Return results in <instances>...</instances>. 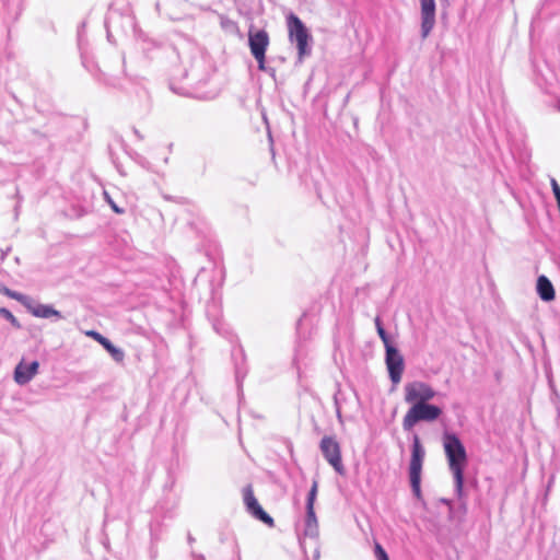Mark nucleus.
I'll list each match as a JSON object with an SVG mask.
<instances>
[{
    "mask_svg": "<svg viewBox=\"0 0 560 560\" xmlns=\"http://www.w3.org/2000/svg\"><path fill=\"white\" fill-rule=\"evenodd\" d=\"M374 555L377 560H389L387 552L378 542H375Z\"/></svg>",
    "mask_w": 560,
    "mask_h": 560,
    "instance_id": "21",
    "label": "nucleus"
},
{
    "mask_svg": "<svg viewBox=\"0 0 560 560\" xmlns=\"http://www.w3.org/2000/svg\"><path fill=\"white\" fill-rule=\"evenodd\" d=\"M103 347L107 350V352L110 354V357L113 358V360L115 362L121 363L124 361V359H125L124 350L114 346L109 339L106 342H104Z\"/></svg>",
    "mask_w": 560,
    "mask_h": 560,
    "instance_id": "15",
    "label": "nucleus"
},
{
    "mask_svg": "<svg viewBox=\"0 0 560 560\" xmlns=\"http://www.w3.org/2000/svg\"><path fill=\"white\" fill-rule=\"evenodd\" d=\"M192 557L195 558V560H205V557L202 555H196L195 552H192Z\"/></svg>",
    "mask_w": 560,
    "mask_h": 560,
    "instance_id": "24",
    "label": "nucleus"
},
{
    "mask_svg": "<svg viewBox=\"0 0 560 560\" xmlns=\"http://www.w3.org/2000/svg\"><path fill=\"white\" fill-rule=\"evenodd\" d=\"M244 502L247 506V510L253 514L254 511L257 510V506H260L258 501L256 500L252 488L248 486L244 490Z\"/></svg>",
    "mask_w": 560,
    "mask_h": 560,
    "instance_id": "16",
    "label": "nucleus"
},
{
    "mask_svg": "<svg viewBox=\"0 0 560 560\" xmlns=\"http://www.w3.org/2000/svg\"><path fill=\"white\" fill-rule=\"evenodd\" d=\"M133 132H135V135H136L139 139H142V136L140 135V132H139L137 129H133Z\"/></svg>",
    "mask_w": 560,
    "mask_h": 560,
    "instance_id": "26",
    "label": "nucleus"
},
{
    "mask_svg": "<svg viewBox=\"0 0 560 560\" xmlns=\"http://www.w3.org/2000/svg\"><path fill=\"white\" fill-rule=\"evenodd\" d=\"M0 291L10 299L20 302L24 307H26V305L31 303V296L13 291L7 287H3Z\"/></svg>",
    "mask_w": 560,
    "mask_h": 560,
    "instance_id": "14",
    "label": "nucleus"
},
{
    "mask_svg": "<svg viewBox=\"0 0 560 560\" xmlns=\"http://www.w3.org/2000/svg\"><path fill=\"white\" fill-rule=\"evenodd\" d=\"M443 446L454 477L455 491L460 497L464 487V468L467 463L466 450L454 433H445Z\"/></svg>",
    "mask_w": 560,
    "mask_h": 560,
    "instance_id": "1",
    "label": "nucleus"
},
{
    "mask_svg": "<svg viewBox=\"0 0 560 560\" xmlns=\"http://www.w3.org/2000/svg\"><path fill=\"white\" fill-rule=\"evenodd\" d=\"M33 316L38 318H51L56 319L65 318L62 314L55 310L49 304L37 303L33 298H31V303H28L25 307Z\"/></svg>",
    "mask_w": 560,
    "mask_h": 560,
    "instance_id": "11",
    "label": "nucleus"
},
{
    "mask_svg": "<svg viewBox=\"0 0 560 560\" xmlns=\"http://www.w3.org/2000/svg\"><path fill=\"white\" fill-rule=\"evenodd\" d=\"M248 44H249L250 52L258 63V69L267 72L271 77H275L276 70L273 68L266 67V63H265V54H266V49L269 45L268 33L264 30H260L257 32L249 31Z\"/></svg>",
    "mask_w": 560,
    "mask_h": 560,
    "instance_id": "4",
    "label": "nucleus"
},
{
    "mask_svg": "<svg viewBox=\"0 0 560 560\" xmlns=\"http://www.w3.org/2000/svg\"><path fill=\"white\" fill-rule=\"evenodd\" d=\"M304 534L312 538L318 535V523L313 506H306Z\"/></svg>",
    "mask_w": 560,
    "mask_h": 560,
    "instance_id": "13",
    "label": "nucleus"
},
{
    "mask_svg": "<svg viewBox=\"0 0 560 560\" xmlns=\"http://www.w3.org/2000/svg\"><path fill=\"white\" fill-rule=\"evenodd\" d=\"M319 448L325 459L338 474L342 475L345 472V467L341 460L339 443L331 436H324L320 441Z\"/></svg>",
    "mask_w": 560,
    "mask_h": 560,
    "instance_id": "7",
    "label": "nucleus"
},
{
    "mask_svg": "<svg viewBox=\"0 0 560 560\" xmlns=\"http://www.w3.org/2000/svg\"><path fill=\"white\" fill-rule=\"evenodd\" d=\"M104 196H105V199L106 201L110 205L112 209L116 212V213H124V210L121 208H119L113 200L112 198L109 197V195L107 192H104Z\"/></svg>",
    "mask_w": 560,
    "mask_h": 560,
    "instance_id": "23",
    "label": "nucleus"
},
{
    "mask_svg": "<svg viewBox=\"0 0 560 560\" xmlns=\"http://www.w3.org/2000/svg\"><path fill=\"white\" fill-rule=\"evenodd\" d=\"M0 315L2 317H4L7 320H9L12 326H14L15 328H21V324L20 322L18 320V318L11 313V311H9L8 308L5 307H1L0 308Z\"/></svg>",
    "mask_w": 560,
    "mask_h": 560,
    "instance_id": "19",
    "label": "nucleus"
},
{
    "mask_svg": "<svg viewBox=\"0 0 560 560\" xmlns=\"http://www.w3.org/2000/svg\"><path fill=\"white\" fill-rule=\"evenodd\" d=\"M424 454L425 452L420 443L418 435H415L409 465V477L412 492L417 498H420L421 495L420 482Z\"/></svg>",
    "mask_w": 560,
    "mask_h": 560,
    "instance_id": "5",
    "label": "nucleus"
},
{
    "mask_svg": "<svg viewBox=\"0 0 560 560\" xmlns=\"http://www.w3.org/2000/svg\"><path fill=\"white\" fill-rule=\"evenodd\" d=\"M537 293L539 298L546 302L555 299L553 285L546 276H539L537 279Z\"/></svg>",
    "mask_w": 560,
    "mask_h": 560,
    "instance_id": "12",
    "label": "nucleus"
},
{
    "mask_svg": "<svg viewBox=\"0 0 560 560\" xmlns=\"http://www.w3.org/2000/svg\"><path fill=\"white\" fill-rule=\"evenodd\" d=\"M442 409L439 406L429 402L415 404L406 412L402 419V428L406 431L411 430L418 422H432L440 418Z\"/></svg>",
    "mask_w": 560,
    "mask_h": 560,
    "instance_id": "2",
    "label": "nucleus"
},
{
    "mask_svg": "<svg viewBox=\"0 0 560 560\" xmlns=\"http://www.w3.org/2000/svg\"><path fill=\"white\" fill-rule=\"evenodd\" d=\"M38 368L39 363L37 361H33L27 364L22 360L14 369L15 383L19 385H26L37 374Z\"/></svg>",
    "mask_w": 560,
    "mask_h": 560,
    "instance_id": "10",
    "label": "nucleus"
},
{
    "mask_svg": "<svg viewBox=\"0 0 560 560\" xmlns=\"http://www.w3.org/2000/svg\"><path fill=\"white\" fill-rule=\"evenodd\" d=\"M288 28L290 40L296 43L298 61L302 62L304 57L311 54V48L308 47L311 35L303 22L293 13L288 16Z\"/></svg>",
    "mask_w": 560,
    "mask_h": 560,
    "instance_id": "3",
    "label": "nucleus"
},
{
    "mask_svg": "<svg viewBox=\"0 0 560 560\" xmlns=\"http://www.w3.org/2000/svg\"><path fill=\"white\" fill-rule=\"evenodd\" d=\"M558 110L560 112V102L558 103V106H557Z\"/></svg>",
    "mask_w": 560,
    "mask_h": 560,
    "instance_id": "27",
    "label": "nucleus"
},
{
    "mask_svg": "<svg viewBox=\"0 0 560 560\" xmlns=\"http://www.w3.org/2000/svg\"><path fill=\"white\" fill-rule=\"evenodd\" d=\"M317 495V481H314L307 494L306 506H313Z\"/></svg>",
    "mask_w": 560,
    "mask_h": 560,
    "instance_id": "20",
    "label": "nucleus"
},
{
    "mask_svg": "<svg viewBox=\"0 0 560 560\" xmlns=\"http://www.w3.org/2000/svg\"><path fill=\"white\" fill-rule=\"evenodd\" d=\"M385 363L392 383L397 385L401 381L405 361L399 350L393 345L385 347Z\"/></svg>",
    "mask_w": 560,
    "mask_h": 560,
    "instance_id": "8",
    "label": "nucleus"
},
{
    "mask_svg": "<svg viewBox=\"0 0 560 560\" xmlns=\"http://www.w3.org/2000/svg\"><path fill=\"white\" fill-rule=\"evenodd\" d=\"M187 540L189 544H192L195 541V538L191 536V534H188Z\"/></svg>",
    "mask_w": 560,
    "mask_h": 560,
    "instance_id": "25",
    "label": "nucleus"
},
{
    "mask_svg": "<svg viewBox=\"0 0 560 560\" xmlns=\"http://www.w3.org/2000/svg\"><path fill=\"white\" fill-rule=\"evenodd\" d=\"M404 392L405 401L412 405L429 402L436 395V392L429 384L421 381L407 383Z\"/></svg>",
    "mask_w": 560,
    "mask_h": 560,
    "instance_id": "6",
    "label": "nucleus"
},
{
    "mask_svg": "<svg viewBox=\"0 0 560 560\" xmlns=\"http://www.w3.org/2000/svg\"><path fill=\"white\" fill-rule=\"evenodd\" d=\"M86 336L93 338L95 341H97L100 345L104 346V342H106L108 339L101 335L98 331L95 330H89L86 331Z\"/></svg>",
    "mask_w": 560,
    "mask_h": 560,
    "instance_id": "22",
    "label": "nucleus"
},
{
    "mask_svg": "<svg viewBox=\"0 0 560 560\" xmlns=\"http://www.w3.org/2000/svg\"><path fill=\"white\" fill-rule=\"evenodd\" d=\"M374 322H375L377 334H378L381 340L383 341L384 347L390 346L392 343H390L389 337L382 325L381 318L377 316Z\"/></svg>",
    "mask_w": 560,
    "mask_h": 560,
    "instance_id": "17",
    "label": "nucleus"
},
{
    "mask_svg": "<svg viewBox=\"0 0 560 560\" xmlns=\"http://www.w3.org/2000/svg\"><path fill=\"white\" fill-rule=\"evenodd\" d=\"M421 3V37L429 36L435 25V1L420 0Z\"/></svg>",
    "mask_w": 560,
    "mask_h": 560,
    "instance_id": "9",
    "label": "nucleus"
},
{
    "mask_svg": "<svg viewBox=\"0 0 560 560\" xmlns=\"http://www.w3.org/2000/svg\"><path fill=\"white\" fill-rule=\"evenodd\" d=\"M253 515L269 526L273 525V518L266 513L261 506H257V510L254 511Z\"/></svg>",
    "mask_w": 560,
    "mask_h": 560,
    "instance_id": "18",
    "label": "nucleus"
}]
</instances>
